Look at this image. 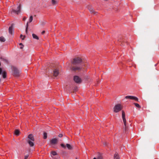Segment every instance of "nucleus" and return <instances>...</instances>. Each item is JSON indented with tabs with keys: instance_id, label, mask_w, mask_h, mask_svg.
I'll return each mask as SVG.
<instances>
[{
	"instance_id": "nucleus-19",
	"label": "nucleus",
	"mask_w": 159,
	"mask_h": 159,
	"mask_svg": "<svg viewBox=\"0 0 159 159\" xmlns=\"http://www.w3.org/2000/svg\"><path fill=\"white\" fill-rule=\"evenodd\" d=\"M66 146L69 149L71 150L72 149V147L70 144L67 143L66 144Z\"/></svg>"
},
{
	"instance_id": "nucleus-7",
	"label": "nucleus",
	"mask_w": 159,
	"mask_h": 159,
	"mask_svg": "<svg viewBox=\"0 0 159 159\" xmlns=\"http://www.w3.org/2000/svg\"><path fill=\"white\" fill-rule=\"evenodd\" d=\"M74 80L76 83H80L81 81V79L77 76H75L74 77Z\"/></svg>"
},
{
	"instance_id": "nucleus-2",
	"label": "nucleus",
	"mask_w": 159,
	"mask_h": 159,
	"mask_svg": "<svg viewBox=\"0 0 159 159\" xmlns=\"http://www.w3.org/2000/svg\"><path fill=\"white\" fill-rule=\"evenodd\" d=\"M11 69L13 72V75L15 77H18L19 76L20 71L15 67H11Z\"/></svg>"
},
{
	"instance_id": "nucleus-10",
	"label": "nucleus",
	"mask_w": 159,
	"mask_h": 159,
	"mask_svg": "<svg viewBox=\"0 0 159 159\" xmlns=\"http://www.w3.org/2000/svg\"><path fill=\"white\" fill-rule=\"evenodd\" d=\"M59 74L58 70L57 69H55L53 70V75L55 76H57Z\"/></svg>"
},
{
	"instance_id": "nucleus-3",
	"label": "nucleus",
	"mask_w": 159,
	"mask_h": 159,
	"mask_svg": "<svg viewBox=\"0 0 159 159\" xmlns=\"http://www.w3.org/2000/svg\"><path fill=\"white\" fill-rule=\"evenodd\" d=\"M125 112L123 111H122V117L123 122L124 125V131L126 132L127 130V127L126 126V120L125 117Z\"/></svg>"
},
{
	"instance_id": "nucleus-21",
	"label": "nucleus",
	"mask_w": 159,
	"mask_h": 159,
	"mask_svg": "<svg viewBox=\"0 0 159 159\" xmlns=\"http://www.w3.org/2000/svg\"><path fill=\"white\" fill-rule=\"evenodd\" d=\"M28 26V22H27L26 24V29H25V32L26 34L27 33Z\"/></svg>"
},
{
	"instance_id": "nucleus-9",
	"label": "nucleus",
	"mask_w": 159,
	"mask_h": 159,
	"mask_svg": "<svg viewBox=\"0 0 159 159\" xmlns=\"http://www.w3.org/2000/svg\"><path fill=\"white\" fill-rule=\"evenodd\" d=\"M58 142V140L57 139L54 138L52 139L50 141V143L51 144H57Z\"/></svg>"
},
{
	"instance_id": "nucleus-1",
	"label": "nucleus",
	"mask_w": 159,
	"mask_h": 159,
	"mask_svg": "<svg viewBox=\"0 0 159 159\" xmlns=\"http://www.w3.org/2000/svg\"><path fill=\"white\" fill-rule=\"evenodd\" d=\"M28 139L27 142L30 147H33L34 145L33 142L34 141V139L33 135L32 134H29L28 137Z\"/></svg>"
},
{
	"instance_id": "nucleus-4",
	"label": "nucleus",
	"mask_w": 159,
	"mask_h": 159,
	"mask_svg": "<svg viewBox=\"0 0 159 159\" xmlns=\"http://www.w3.org/2000/svg\"><path fill=\"white\" fill-rule=\"evenodd\" d=\"M82 60L81 58L79 57H77L73 59V61L71 62L74 65H76L81 63Z\"/></svg>"
},
{
	"instance_id": "nucleus-40",
	"label": "nucleus",
	"mask_w": 159,
	"mask_h": 159,
	"mask_svg": "<svg viewBox=\"0 0 159 159\" xmlns=\"http://www.w3.org/2000/svg\"><path fill=\"white\" fill-rule=\"evenodd\" d=\"M105 0V1H107V0Z\"/></svg>"
},
{
	"instance_id": "nucleus-33",
	"label": "nucleus",
	"mask_w": 159,
	"mask_h": 159,
	"mask_svg": "<svg viewBox=\"0 0 159 159\" xmlns=\"http://www.w3.org/2000/svg\"><path fill=\"white\" fill-rule=\"evenodd\" d=\"M45 32V31H43L42 32V34H43Z\"/></svg>"
},
{
	"instance_id": "nucleus-38",
	"label": "nucleus",
	"mask_w": 159,
	"mask_h": 159,
	"mask_svg": "<svg viewBox=\"0 0 159 159\" xmlns=\"http://www.w3.org/2000/svg\"><path fill=\"white\" fill-rule=\"evenodd\" d=\"M93 159H97V158H96V157H94Z\"/></svg>"
},
{
	"instance_id": "nucleus-8",
	"label": "nucleus",
	"mask_w": 159,
	"mask_h": 159,
	"mask_svg": "<svg viewBox=\"0 0 159 159\" xmlns=\"http://www.w3.org/2000/svg\"><path fill=\"white\" fill-rule=\"evenodd\" d=\"M125 98L126 99L129 98L130 99H133L135 100V101L137 102L138 101V98L134 96H127L125 97Z\"/></svg>"
},
{
	"instance_id": "nucleus-15",
	"label": "nucleus",
	"mask_w": 159,
	"mask_h": 159,
	"mask_svg": "<svg viewBox=\"0 0 159 159\" xmlns=\"http://www.w3.org/2000/svg\"><path fill=\"white\" fill-rule=\"evenodd\" d=\"M89 10L90 12L92 13L96 14L97 13V12L95 11L92 8H89Z\"/></svg>"
},
{
	"instance_id": "nucleus-25",
	"label": "nucleus",
	"mask_w": 159,
	"mask_h": 159,
	"mask_svg": "<svg viewBox=\"0 0 159 159\" xmlns=\"http://www.w3.org/2000/svg\"><path fill=\"white\" fill-rule=\"evenodd\" d=\"M33 20V17L32 16H31L30 17V18L29 19V22L30 23Z\"/></svg>"
},
{
	"instance_id": "nucleus-39",
	"label": "nucleus",
	"mask_w": 159,
	"mask_h": 159,
	"mask_svg": "<svg viewBox=\"0 0 159 159\" xmlns=\"http://www.w3.org/2000/svg\"><path fill=\"white\" fill-rule=\"evenodd\" d=\"M104 145H106V143H105L104 144Z\"/></svg>"
},
{
	"instance_id": "nucleus-6",
	"label": "nucleus",
	"mask_w": 159,
	"mask_h": 159,
	"mask_svg": "<svg viewBox=\"0 0 159 159\" xmlns=\"http://www.w3.org/2000/svg\"><path fill=\"white\" fill-rule=\"evenodd\" d=\"M20 11L21 6L20 5V4L17 7L16 10H15L14 9H12L11 13H12L13 12L18 15L20 12Z\"/></svg>"
},
{
	"instance_id": "nucleus-35",
	"label": "nucleus",
	"mask_w": 159,
	"mask_h": 159,
	"mask_svg": "<svg viewBox=\"0 0 159 159\" xmlns=\"http://www.w3.org/2000/svg\"><path fill=\"white\" fill-rule=\"evenodd\" d=\"M19 45H21V46H23V45L22 43H19Z\"/></svg>"
},
{
	"instance_id": "nucleus-24",
	"label": "nucleus",
	"mask_w": 159,
	"mask_h": 159,
	"mask_svg": "<svg viewBox=\"0 0 159 159\" xmlns=\"http://www.w3.org/2000/svg\"><path fill=\"white\" fill-rule=\"evenodd\" d=\"M47 134L46 132H44L43 133V138L44 139H46L47 138Z\"/></svg>"
},
{
	"instance_id": "nucleus-11",
	"label": "nucleus",
	"mask_w": 159,
	"mask_h": 159,
	"mask_svg": "<svg viewBox=\"0 0 159 159\" xmlns=\"http://www.w3.org/2000/svg\"><path fill=\"white\" fill-rule=\"evenodd\" d=\"M13 31V25L12 24L11 26L9 28V33L12 34V32Z\"/></svg>"
},
{
	"instance_id": "nucleus-26",
	"label": "nucleus",
	"mask_w": 159,
	"mask_h": 159,
	"mask_svg": "<svg viewBox=\"0 0 159 159\" xmlns=\"http://www.w3.org/2000/svg\"><path fill=\"white\" fill-rule=\"evenodd\" d=\"M52 154L53 156L56 155L57 154V152L55 151H52Z\"/></svg>"
},
{
	"instance_id": "nucleus-12",
	"label": "nucleus",
	"mask_w": 159,
	"mask_h": 159,
	"mask_svg": "<svg viewBox=\"0 0 159 159\" xmlns=\"http://www.w3.org/2000/svg\"><path fill=\"white\" fill-rule=\"evenodd\" d=\"M114 159H120L118 153L116 152L114 154Z\"/></svg>"
},
{
	"instance_id": "nucleus-37",
	"label": "nucleus",
	"mask_w": 159,
	"mask_h": 159,
	"mask_svg": "<svg viewBox=\"0 0 159 159\" xmlns=\"http://www.w3.org/2000/svg\"><path fill=\"white\" fill-rule=\"evenodd\" d=\"M23 35H22V34L20 35V37L21 38H22V37H23Z\"/></svg>"
},
{
	"instance_id": "nucleus-22",
	"label": "nucleus",
	"mask_w": 159,
	"mask_h": 159,
	"mask_svg": "<svg viewBox=\"0 0 159 159\" xmlns=\"http://www.w3.org/2000/svg\"><path fill=\"white\" fill-rule=\"evenodd\" d=\"M52 3L53 5H55L57 4V2L55 0H52Z\"/></svg>"
},
{
	"instance_id": "nucleus-14",
	"label": "nucleus",
	"mask_w": 159,
	"mask_h": 159,
	"mask_svg": "<svg viewBox=\"0 0 159 159\" xmlns=\"http://www.w3.org/2000/svg\"><path fill=\"white\" fill-rule=\"evenodd\" d=\"M81 69V68L78 66H76L75 67H72V70L73 71H75L77 70H79Z\"/></svg>"
},
{
	"instance_id": "nucleus-23",
	"label": "nucleus",
	"mask_w": 159,
	"mask_h": 159,
	"mask_svg": "<svg viewBox=\"0 0 159 159\" xmlns=\"http://www.w3.org/2000/svg\"><path fill=\"white\" fill-rule=\"evenodd\" d=\"M134 104L135 105V106L139 108H140L141 107L137 103H134Z\"/></svg>"
},
{
	"instance_id": "nucleus-28",
	"label": "nucleus",
	"mask_w": 159,
	"mask_h": 159,
	"mask_svg": "<svg viewBox=\"0 0 159 159\" xmlns=\"http://www.w3.org/2000/svg\"><path fill=\"white\" fill-rule=\"evenodd\" d=\"M61 146L64 148H66V147L63 144L61 143Z\"/></svg>"
},
{
	"instance_id": "nucleus-36",
	"label": "nucleus",
	"mask_w": 159,
	"mask_h": 159,
	"mask_svg": "<svg viewBox=\"0 0 159 159\" xmlns=\"http://www.w3.org/2000/svg\"><path fill=\"white\" fill-rule=\"evenodd\" d=\"M23 46H21V47H20V48L21 49H22V48H23Z\"/></svg>"
},
{
	"instance_id": "nucleus-16",
	"label": "nucleus",
	"mask_w": 159,
	"mask_h": 159,
	"mask_svg": "<svg viewBox=\"0 0 159 159\" xmlns=\"http://www.w3.org/2000/svg\"><path fill=\"white\" fill-rule=\"evenodd\" d=\"M6 40L2 36L0 37V41L1 42H4Z\"/></svg>"
},
{
	"instance_id": "nucleus-31",
	"label": "nucleus",
	"mask_w": 159,
	"mask_h": 159,
	"mask_svg": "<svg viewBox=\"0 0 159 159\" xmlns=\"http://www.w3.org/2000/svg\"><path fill=\"white\" fill-rule=\"evenodd\" d=\"M26 17H24L23 18V20H26Z\"/></svg>"
},
{
	"instance_id": "nucleus-13",
	"label": "nucleus",
	"mask_w": 159,
	"mask_h": 159,
	"mask_svg": "<svg viewBox=\"0 0 159 159\" xmlns=\"http://www.w3.org/2000/svg\"><path fill=\"white\" fill-rule=\"evenodd\" d=\"M1 59L2 61H3L4 63L6 64H8V61L6 59L2 57H1Z\"/></svg>"
},
{
	"instance_id": "nucleus-30",
	"label": "nucleus",
	"mask_w": 159,
	"mask_h": 159,
	"mask_svg": "<svg viewBox=\"0 0 159 159\" xmlns=\"http://www.w3.org/2000/svg\"><path fill=\"white\" fill-rule=\"evenodd\" d=\"M58 136L59 137L61 138L63 137V134H59Z\"/></svg>"
},
{
	"instance_id": "nucleus-17",
	"label": "nucleus",
	"mask_w": 159,
	"mask_h": 159,
	"mask_svg": "<svg viewBox=\"0 0 159 159\" xmlns=\"http://www.w3.org/2000/svg\"><path fill=\"white\" fill-rule=\"evenodd\" d=\"M32 36L33 38L36 39H39V37L35 34H32Z\"/></svg>"
},
{
	"instance_id": "nucleus-18",
	"label": "nucleus",
	"mask_w": 159,
	"mask_h": 159,
	"mask_svg": "<svg viewBox=\"0 0 159 159\" xmlns=\"http://www.w3.org/2000/svg\"><path fill=\"white\" fill-rule=\"evenodd\" d=\"M15 134L16 136H18L19 134V131L18 130L16 129L15 131Z\"/></svg>"
},
{
	"instance_id": "nucleus-32",
	"label": "nucleus",
	"mask_w": 159,
	"mask_h": 159,
	"mask_svg": "<svg viewBox=\"0 0 159 159\" xmlns=\"http://www.w3.org/2000/svg\"><path fill=\"white\" fill-rule=\"evenodd\" d=\"M25 38V36H24L23 38H21L22 39V40H24Z\"/></svg>"
},
{
	"instance_id": "nucleus-20",
	"label": "nucleus",
	"mask_w": 159,
	"mask_h": 159,
	"mask_svg": "<svg viewBox=\"0 0 159 159\" xmlns=\"http://www.w3.org/2000/svg\"><path fill=\"white\" fill-rule=\"evenodd\" d=\"M2 77L3 78H5L6 77V72L5 71H3L2 73Z\"/></svg>"
},
{
	"instance_id": "nucleus-34",
	"label": "nucleus",
	"mask_w": 159,
	"mask_h": 159,
	"mask_svg": "<svg viewBox=\"0 0 159 159\" xmlns=\"http://www.w3.org/2000/svg\"><path fill=\"white\" fill-rule=\"evenodd\" d=\"M45 23L44 22H42V23L41 24L43 25H44L45 24Z\"/></svg>"
},
{
	"instance_id": "nucleus-5",
	"label": "nucleus",
	"mask_w": 159,
	"mask_h": 159,
	"mask_svg": "<svg viewBox=\"0 0 159 159\" xmlns=\"http://www.w3.org/2000/svg\"><path fill=\"white\" fill-rule=\"evenodd\" d=\"M122 109L121 105L118 104L116 105L114 108V111L115 112H118Z\"/></svg>"
},
{
	"instance_id": "nucleus-29",
	"label": "nucleus",
	"mask_w": 159,
	"mask_h": 159,
	"mask_svg": "<svg viewBox=\"0 0 159 159\" xmlns=\"http://www.w3.org/2000/svg\"><path fill=\"white\" fill-rule=\"evenodd\" d=\"M29 156V155H27L25 156V158L24 159H27Z\"/></svg>"
},
{
	"instance_id": "nucleus-27",
	"label": "nucleus",
	"mask_w": 159,
	"mask_h": 159,
	"mask_svg": "<svg viewBox=\"0 0 159 159\" xmlns=\"http://www.w3.org/2000/svg\"><path fill=\"white\" fill-rule=\"evenodd\" d=\"M102 158L101 155L100 154H98V156L97 158V159H102Z\"/></svg>"
}]
</instances>
